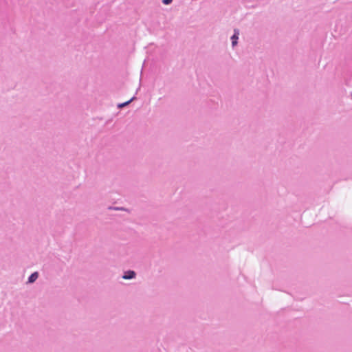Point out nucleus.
<instances>
[{
    "label": "nucleus",
    "mask_w": 352,
    "mask_h": 352,
    "mask_svg": "<svg viewBox=\"0 0 352 352\" xmlns=\"http://www.w3.org/2000/svg\"><path fill=\"white\" fill-rule=\"evenodd\" d=\"M239 34H240V31L239 29L234 30V34L231 36L232 46L233 47H235L238 43L237 41L239 39Z\"/></svg>",
    "instance_id": "obj_1"
},
{
    "label": "nucleus",
    "mask_w": 352,
    "mask_h": 352,
    "mask_svg": "<svg viewBox=\"0 0 352 352\" xmlns=\"http://www.w3.org/2000/svg\"><path fill=\"white\" fill-rule=\"evenodd\" d=\"M136 273L133 270H128L125 272L122 276L124 280H131L135 277Z\"/></svg>",
    "instance_id": "obj_2"
},
{
    "label": "nucleus",
    "mask_w": 352,
    "mask_h": 352,
    "mask_svg": "<svg viewBox=\"0 0 352 352\" xmlns=\"http://www.w3.org/2000/svg\"><path fill=\"white\" fill-rule=\"evenodd\" d=\"M38 277V273L37 272H35L32 273L29 277L28 280V283H33L36 281V280Z\"/></svg>",
    "instance_id": "obj_3"
},
{
    "label": "nucleus",
    "mask_w": 352,
    "mask_h": 352,
    "mask_svg": "<svg viewBox=\"0 0 352 352\" xmlns=\"http://www.w3.org/2000/svg\"><path fill=\"white\" fill-rule=\"evenodd\" d=\"M135 98V97H133L131 98L130 100H129L128 101L125 102H123V103H120V104H118V108H122L126 105H128L129 104H130Z\"/></svg>",
    "instance_id": "obj_4"
},
{
    "label": "nucleus",
    "mask_w": 352,
    "mask_h": 352,
    "mask_svg": "<svg viewBox=\"0 0 352 352\" xmlns=\"http://www.w3.org/2000/svg\"><path fill=\"white\" fill-rule=\"evenodd\" d=\"M173 0H162V3L164 5H169L172 3Z\"/></svg>",
    "instance_id": "obj_5"
},
{
    "label": "nucleus",
    "mask_w": 352,
    "mask_h": 352,
    "mask_svg": "<svg viewBox=\"0 0 352 352\" xmlns=\"http://www.w3.org/2000/svg\"><path fill=\"white\" fill-rule=\"evenodd\" d=\"M116 210H124V208H116Z\"/></svg>",
    "instance_id": "obj_6"
}]
</instances>
